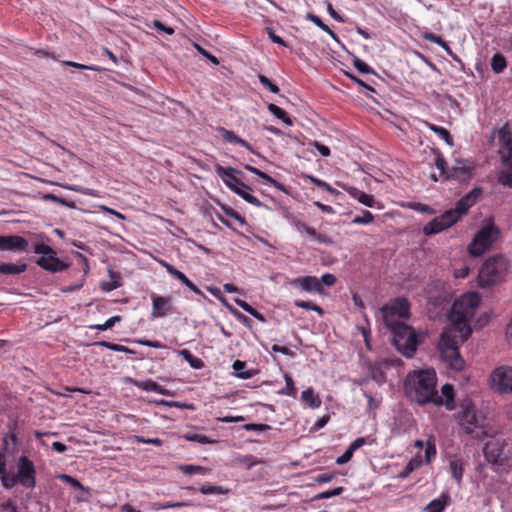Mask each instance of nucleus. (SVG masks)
<instances>
[{
	"instance_id": "nucleus-45",
	"label": "nucleus",
	"mask_w": 512,
	"mask_h": 512,
	"mask_svg": "<svg viewBox=\"0 0 512 512\" xmlns=\"http://www.w3.org/2000/svg\"><path fill=\"white\" fill-rule=\"evenodd\" d=\"M308 178L317 187L322 188V189L326 190L327 192L334 194V195L339 194V192L336 189H334L333 187H331L327 182L320 180L313 176H308Z\"/></svg>"
},
{
	"instance_id": "nucleus-10",
	"label": "nucleus",
	"mask_w": 512,
	"mask_h": 512,
	"mask_svg": "<svg viewBox=\"0 0 512 512\" xmlns=\"http://www.w3.org/2000/svg\"><path fill=\"white\" fill-rule=\"evenodd\" d=\"M499 138L503 141V144L499 149V154L501 156L502 163L507 167V169L500 173L498 181L503 186L512 188V138L505 128H502L499 131Z\"/></svg>"
},
{
	"instance_id": "nucleus-13",
	"label": "nucleus",
	"mask_w": 512,
	"mask_h": 512,
	"mask_svg": "<svg viewBox=\"0 0 512 512\" xmlns=\"http://www.w3.org/2000/svg\"><path fill=\"white\" fill-rule=\"evenodd\" d=\"M36 469L34 463L26 456H21L17 463L16 478L25 488H34L36 485Z\"/></svg>"
},
{
	"instance_id": "nucleus-3",
	"label": "nucleus",
	"mask_w": 512,
	"mask_h": 512,
	"mask_svg": "<svg viewBox=\"0 0 512 512\" xmlns=\"http://www.w3.org/2000/svg\"><path fill=\"white\" fill-rule=\"evenodd\" d=\"M481 195L482 188H473L469 193L456 202L454 208L445 211L441 216L428 222L423 228L424 234H437L444 229L451 227L468 212V210L478 201Z\"/></svg>"
},
{
	"instance_id": "nucleus-52",
	"label": "nucleus",
	"mask_w": 512,
	"mask_h": 512,
	"mask_svg": "<svg viewBox=\"0 0 512 512\" xmlns=\"http://www.w3.org/2000/svg\"><path fill=\"white\" fill-rule=\"evenodd\" d=\"M374 219V216L369 211H364L362 216H355L352 220L354 224H368L371 223Z\"/></svg>"
},
{
	"instance_id": "nucleus-50",
	"label": "nucleus",
	"mask_w": 512,
	"mask_h": 512,
	"mask_svg": "<svg viewBox=\"0 0 512 512\" xmlns=\"http://www.w3.org/2000/svg\"><path fill=\"white\" fill-rule=\"evenodd\" d=\"M258 79H259L260 83L264 87H266L270 92H272V93L279 92V87L276 84L272 83L271 80L268 77H266L265 75L259 74Z\"/></svg>"
},
{
	"instance_id": "nucleus-27",
	"label": "nucleus",
	"mask_w": 512,
	"mask_h": 512,
	"mask_svg": "<svg viewBox=\"0 0 512 512\" xmlns=\"http://www.w3.org/2000/svg\"><path fill=\"white\" fill-rule=\"evenodd\" d=\"M178 354L180 356H182L189 363V365L192 368L202 369L204 367V362L201 359L193 356L189 350H187V349L179 350Z\"/></svg>"
},
{
	"instance_id": "nucleus-28",
	"label": "nucleus",
	"mask_w": 512,
	"mask_h": 512,
	"mask_svg": "<svg viewBox=\"0 0 512 512\" xmlns=\"http://www.w3.org/2000/svg\"><path fill=\"white\" fill-rule=\"evenodd\" d=\"M450 471L452 474V477L460 483L463 476V463L458 458H453L450 460Z\"/></svg>"
},
{
	"instance_id": "nucleus-55",
	"label": "nucleus",
	"mask_w": 512,
	"mask_h": 512,
	"mask_svg": "<svg viewBox=\"0 0 512 512\" xmlns=\"http://www.w3.org/2000/svg\"><path fill=\"white\" fill-rule=\"evenodd\" d=\"M243 428L247 431H257L263 432L270 429V426L267 424H256V423H248L243 426Z\"/></svg>"
},
{
	"instance_id": "nucleus-53",
	"label": "nucleus",
	"mask_w": 512,
	"mask_h": 512,
	"mask_svg": "<svg viewBox=\"0 0 512 512\" xmlns=\"http://www.w3.org/2000/svg\"><path fill=\"white\" fill-rule=\"evenodd\" d=\"M344 491L343 487H336L332 490L322 492L316 496L317 499H328L340 495Z\"/></svg>"
},
{
	"instance_id": "nucleus-40",
	"label": "nucleus",
	"mask_w": 512,
	"mask_h": 512,
	"mask_svg": "<svg viewBox=\"0 0 512 512\" xmlns=\"http://www.w3.org/2000/svg\"><path fill=\"white\" fill-rule=\"evenodd\" d=\"M182 437L184 439H186L187 441H194V442H198L200 444L211 443V440L203 434L187 432V433L183 434Z\"/></svg>"
},
{
	"instance_id": "nucleus-38",
	"label": "nucleus",
	"mask_w": 512,
	"mask_h": 512,
	"mask_svg": "<svg viewBox=\"0 0 512 512\" xmlns=\"http://www.w3.org/2000/svg\"><path fill=\"white\" fill-rule=\"evenodd\" d=\"M430 129L439 135L448 145L453 146V138L447 129L436 125H430Z\"/></svg>"
},
{
	"instance_id": "nucleus-46",
	"label": "nucleus",
	"mask_w": 512,
	"mask_h": 512,
	"mask_svg": "<svg viewBox=\"0 0 512 512\" xmlns=\"http://www.w3.org/2000/svg\"><path fill=\"white\" fill-rule=\"evenodd\" d=\"M353 65L361 73L375 74V71L368 64H366L364 61H362L358 57H354Z\"/></svg>"
},
{
	"instance_id": "nucleus-9",
	"label": "nucleus",
	"mask_w": 512,
	"mask_h": 512,
	"mask_svg": "<svg viewBox=\"0 0 512 512\" xmlns=\"http://www.w3.org/2000/svg\"><path fill=\"white\" fill-rule=\"evenodd\" d=\"M499 236V229L492 223L483 226L474 236L472 242L468 246L471 256H482L489 250Z\"/></svg>"
},
{
	"instance_id": "nucleus-17",
	"label": "nucleus",
	"mask_w": 512,
	"mask_h": 512,
	"mask_svg": "<svg viewBox=\"0 0 512 512\" xmlns=\"http://www.w3.org/2000/svg\"><path fill=\"white\" fill-rule=\"evenodd\" d=\"M291 284L293 286H299L304 291H307V292H317L319 294L324 293V288L321 285V282L315 276H305V277L295 278L291 281Z\"/></svg>"
},
{
	"instance_id": "nucleus-29",
	"label": "nucleus",
	"mask_w": 512,
	"mask_h": 512,
	"mask_svg": "<svg viewBox=\"0 0 512 512\" xmlns=\"http://www.w3.org/2000/svg\"><path fill=\"white\" fill-rule=\"evenodd\" d=\"M235 303L242 308L245 312L249 313L251 316L256 318L260 322H265L266 319L263 314L254 309L249 303L244 300L236 299Z\"/></svg>"
},
{
	"instance_id": "nucleus-60",
	"label": "nucleus",
	"mask_w": 512,
	"mask_h": 512,
	"mask_svg": "<svg viewBox=\"0 0 512 512\" xmlns=\"http://www.w3.org/2000/svg\"><path fill=\"white\" fill-rule=\"evenodd\" d=\"M196 50L201 54L203 55L204 57H206L211 63H213L214 65H218L219 64V60L213 56L212 54H210L208 51H206L205 49H203L200 45L198 44H195L194 45Z\"/></svg>"
},
{
	"instance_id": "nucleus-18",
	"label": "nucleus",
	"mask_w": 512,
	"mask_h": 512,
	"mask_svg": "<svg viewBox=\"0 0 512 512\" xmlns=\"http://www.w3.org/2000/svg\"><path fill=\"white\" fill-rule=\"evenodd\" d=\"M152 299V316L155 318L164 317L171 311V298L162 297L156 294L151 295Z\"/></svg>"
},
{
	"instance_id": "nucleus-16",
	"label": "nucleus",
	"mask_w": 512,
	"mask_h": 512,
	"mask_svg": "<svg viewBox=\"0 0 512 512\" xmlns=\"http://www.w3.org/2000/svg\"><path fill=\"white\" fill-rule=\"evenodd\" d=\"M28 248V241L18 235L0 236V250L9 251H26Z\"/></svg>"
},
{
	"instance_id": "nucleus-63",
	"label": "nucleus",
	"mask_w": 512,
	"mask_h": 512,
	"mask_svg": "<svg viewBox=\"0 0 512 512\" xmlns=\"http://www.w3.org/2000/svg\"><path fill=\"white\" fill-rule=\"evenodd\" d=\"M336 277L333 275V274H330V273H327V274H324L320 279L319 281L321 282V285H326V286H333L335 283H336Z\"/></svg>"
},
{
	"instance_id": "nucleus-57",
	"label": "nucleus",
	"mask_w": 512,
	"mask_h": 512,
	"mask_svg": "<svg viewBox=\"0 0 512 512\" xmlns=\"http://www.w3.org/2000/svg\"><path fill=\"white\" fill-rule=\"evenodd\" d=\"M134 440L137 443L153 444L156 446H160L163 443L159 438H144L143 436H134Z\"/></svg>"
},
{
	"instance_id": "nucleus-58",
	"label": "nucleus",
	"mask_w": 512,
	"mask_h": 512,
	"mask_svg": "<svg viewBox=\"0 0 512 512\" xmlns=\"http://www.w3.org/2000/svg\"><path fill=\"white\" fill-rule=\"evenodd\" d=\"M60 479L66 483H69L75 489H84V486L75 478L70 475H60Z\"/></svg>"
},
{
	"instance_id": "nucleus-44",
	"label": "nucleus",
	"mask_w": 512,
	"mask_h": 512,
	"mask_svg": "<svg viewBox=\"0 0 512 512\" xmlns=\"http://www.w3.org/2000/svg\"><path fill=\"white\" fill-rule=\"evenodd\" d=\"M424 39L429 42L435 43V44L441 46L446 51L450 52V47L440 36L433 34V33H426L424 35Z\"/></svg>"
},
{
	"instance_id": "nucleus-61",
	"label": "nucleus",
	"mask_w": 512,
	"mask_h": 512,
	"mask_svg": "<svg viewBox=\"0 0 512 512\" xmlns=\"http://www.w3.org/2000/svg\"><path fill=\"white\" fill-rule=\"evenodd\" d=\"M41 199L45 201H53L56 203H59L60 205L66 204V199L61 198L55 194L52 193H44L41 195Z\"/></svg>"
},
{
	"instance_id": "nucleus-14",
	"label": "nucleus",
	"mask_w": 512,
	"mask_h": 512,
	"mask_svg": "<svg viewBox=\"0 0 512 512\" xmlns=\"http://www.w3.org/2000/svg\"><path fill=\"white\" fill-rule=\"evenodd\" d=\"M492 387L499 393L512 392V368L502 366L496 368L491 375Z\"/></svg>"
},
{
	"instance_id": "nucleus-2",
	"label": "nucleus",
	"mask_w": 512,
	"mask_h": 512,
	"mask_svg": "<svg viewBox=\"0 0 512 512\" xmlns=\"http://www.w3.org/2000/svg\"><path fill=\"white\" fill-rule=\"evenodd\" d=\"M480 303V296L476 292H469L455 300L449 313V320L454 326L455 333L459 334L461 342L471 335L469 325Z\"/></svg>"
},
{
	"instance_id": "nucleus-20",
	"label": "nucleus",
	"mask_w": 512,
	"mask_h": 512,
	"mask_svg": "<svg viewBox=\"0 0 512 512\" xmlns=\"http://www.w3.org/2000/svg\"><path fill=\"white\" fill-rule=\"evenodd\" d=\"M345 190L356 200H358L361 204L367 207H373L375 200L374 197L370 194H366L363 191L355 187H345Z\"/></svg>"
},
{
	"instance_id": "nucleus-5",
	"label": "nucleus",
	"mask_w": 512,
	"mask_h": 512,
	"mask_svg": "<svg viewBox=\"0 0 512 512\" xmlns=\"http://www.w3.org/2000/svg\"><path fill=\"white\" fill-rule=\"evenodd\" d=\"M393 334L395 348L406 358H412L418 345L422 342L416 331L405 323L388 327Z\"/></svg>"
},
{
	"instance_id": "nucleus-21",
	"label": "nucleus",
	"mask_w": 512,
	"mask_h": 512,
	"mask_svg": "<svg viewBox=\"0 0 512 512\" xmlns=\"http://www.w3.org/2000/svg\"><path fill=\"white\" fill-rule=\"evenodd\" d=\"M27 269L26 263H1L0 273L5 275H17Z\"/></svg>"
},
{
	"instance_id": "nucleus-51",
	"label": "nucleus",
	"mask_w": 512,
	"mask_h": 512,
	"mask_svg": "<svg viewBox=\"0 0 512 512\" xmlns=\"http://www.w3.org/2000/svg\"><path fill=\"white\" fill-rule=\"evenodd\" d=\"M421 464V460L418 459H412L404 468V470L399 474V478H405L407 477L414 469L419 467Z\"/></svg>"
},
{
	"instance_id": "nucleus-34",
	"label": "nucleus",
	"mask_w": 512,
	"mask_h": 512,
	"mask_svg": "<svg viewBox=\"0 0 512 512\" xmlns=\"http://www.w3.org/2000/svg\"><path fill=\"white\" fill-rule=\"evenodd\" d=\"M491 68L495 73H501L506 68V59L500 53L493 55L491 59Z\"/></svg>"
},
{
	"instance_id": "nucleus-23",
	"label": "nucleus",
	"mask_w": 512,
	"mask_h": 512,
	"mask_svg": "<svg viewBox=\"0 0 512 512\" xmlns=\"http://www.w3.org/2000/svg\"><path fill=\"white\" fill-rule=\"evenodd\" d=\"M449 496L441 495L439 498L432 500L426 507V512H442L448 504Z\"/></svg>"
},
{
	"instance_id": "nucleus-43",
	"label": "nucleus",
	"mask_w": 512,
	"mask_h": 512,
	"mask_svg": "<svg viewBox=\"0 0 512 512\" xmlns=\"http://www.w3.org/2000/svg\"><path fill=\"white\" fill-rule=\"evenodd\" d=\"M1 482L5 488L11 489L17 483H19V480L16 478V474H8V473L4 472L1 475Z\"/></svg>"
},
{
	"instance_id": "nucleus-47",
	"label": "nucleus",
	"mask_w": 512,
	"mask_h": 512,
	"mask_svg": "<svg viewBox=\"0 0 512 512\" xmlns=\"http://www.w3.org/2000/svg\"><path fill=\"white\" fill-rule=\"evenodd\" d=\"M177 280L181 281L185 286H187L190 290H192L194 293L198 295H202L201 290L193 283L191 282L184 273L181 271L177 274L175 277Z\"/></svg>"
},
{
	"instance_id": "nucleus-11",
	"label": "nucleus",
	"mask_w": 512,
	"mask_h": 512,
	"mask_svg": "<svg viewBox=\"0 0 512 512\" xmlns=\"http://www.w3.org/2000/svg\"><path fill=\"white\" fill-rule=\"evenodd\" d=\"M34 252L41 254L42 256L36 261V264L41 268L52 272H62L66 270L69 265L61 261L57 256L56 252L48 245L44 243H37L34 245Z\"/></svg>"
},
{
	"instance_id": "nucleus-62",
	"label": "nucleus",
	"mask_w": 512,
	"mask_h": 512,
	"mask_svg": "<svg viewBox=\"0 0 512 512\" xmlns=\"http://www.w3.org/2000/svg\"><path fill=\"white\" fill-rule=\"evenodd\" d=\"M353 454H354V452L352 450H350V448L348 447L346 449V451L336 459V463L338 465H343V464L349 462L351 460V458L353 457Z\"/></svg>"
},
{
	"instance_id": "nucleus-4",
	"label": "nucleus",
	"mask_w": 512,
	"mask_h": 512,
	"mask_svg": "<svg viewBox=\"0 0 512 512\" xmlns=\"http://www.w3.org/2000/svg\"><path fill=\"white\" fill-rule=\"evenodd\" d=\"M509 263L503 255L488 258L478 273V285L482 288L496 285L504 280Z\"/></svg>"
},
{
	"instance_id": "nucleus-36",
	"label": "nucleus",
	"mask_w": 512,
	"mask_h": 512,
	"mask_svg": "<svg viewBox=\"0 0 512 512\" xmlns=\"http://www.w3.org/2000/svg\"><path fill=\"white\" fill-rule=\"evenodd\" d=\"M179 470L185 474H201L206 475L209 473L210 469L198 466V465H180Z\"/></svg>"
},
{
	"instance_id": "nucleus-7",
	"label": "nucleus",
	"mask_w": 512,
	"mask_h": 512,
	"mask_svg": "<svg viewBox=\"0 0 512 512\" xmlns=\"http://www.w3.org/2000/svg\"><path fill=\"white\" fill-rule=\"evenodd\" d=\"M217 174L223 179L225 184L237 195H239L246 202L256 206L262 207L263 203L255 196L247 192L251 190L250 186L246 185L239 178L235 176V173H240L238 170L228 167L225 168L219 164L215 166Z\"/></svg>"
},
{
	"instance_id": "nucleus-39",
	"label": "nucleus",
	"mask_w": 512,
	"mask_h": 512,
	"mask_svg": "<svg viewBox=\"0 0 512 512\" xmlns=\"http://www.w3.org/2000/svg\"><path fill=\"white\" fill-rule=\"evenodd\" d=\"M133 384L144 391H152L157 393V390L159 389V384L153 380L133 381Z\"/></svg>"
},
{
	"instance_id": "nucleus-19",
	"label": "nucleus",
	"mask_w": 512,
	"mask_h": 512,
	"mask_svg": "<svg viewBox=\"0 0 512 512\" xmlns=\"http://www.w3.org/2000/svg\"><path fill=\"white\" fill-rule=\"evenodd\" d=\"M394 365V360L384 359L376 364H372L369 367L371 378L377 383H383L386 381V374L383 367H391Z\"/></svg>"
},
{
	"instance_id": "nucleus-8",
	"label": "nucleus",
	"mask_w": 512,
	"mask_h": 512,
	"mask_svg": "<svg viewBox=\"0 0 512 512\" xmlns=\"http://www.w3.org/2000/svg\"><path fill=\"white\" fill-rule=\"evenodd\" d=\"M458 341L452 332H443L441 334L439 349L443 360L449 365L450 368L455 370H462L465 366V361L461 357L458 350Z\"/></svg>"
},
{
	"instance_id": "nucleus-59",
	"label": "nucleus",
	"mask_w": 512,
	"mask_h": 512,
	"mask_svg": "<svg viewBox=\"0 0 512 512\" xmlns=\"http://www.w3.org/2000/svg\"><path fill=\"white\" fill-rule=\"evenodd\" d=\"M152 26L157 29L158 31L165 32L168 35L174 34V29L172 27H168L165 24H163L159 20H153Z\"/></svg>"
},
{
	"instance_id": "nucleus-31",
	"label": "nucleus",
	"mask_w": 512,
	"mask_h": 512,
	"mask_svg": "<svg viewBox=\"0 0 512 512\" xmlns=\"http://www.w3.org/2000/svg\"><path fill=\"white\" fill-rule=\"evenodd\" d=\"M268 111L273 114L277 119L283 121L286 125H292V120L287 116L286 112L278 107L277 105L271 103L268 105Z\"/></svg>"
},
{
	"instance_id": "nucleus-30",
	"label": "nucleus",
	"mask_w": 512,
	"mask_h": 512,
	"mask_svg": "<svg viewBox=\"0 0 512 512\" xmlns=\"http://www.w3.org/2000/svg\"><path fill=\"white\" fill-rule=\"evenodd\" d=\"M435 154V166L437 167V169L440 170V175L443 178V180L447 181V176L450 173V168L448 167L446 160L444 159L440 152L437 151Z\"/></svg>"
},
{
	"instance_id": "nucleus-6",
	"label": "nucleus",
	"mask_w": 512,
	"mask_h": 512,
	"mask_svg": "<svg viewBox=\"0 0 512 512\" xmlns=\"http://www.w3.org/2000/svg\"><path fill=\"white\" fill-rule=\"evenodd\" d=\"M457 417L465 433L472 434L478 439L488 436L484 425L485 417L476 411L475 406L471 402L461 405Z\"/></svg>"
},
{
	"instance_id": "nucleus-26",
	"label": "nucleus",
	"mask_w": 512,
	"mask_h": 512,
	"mask_svg": "<svg viewBox=\"0 0 512 512\" xmlns=\"http://www.w3.org/2000/svg\"><path fill=\"white\" fill-rule=\"evenodd\" d=\"M245 169L248 170L249 172L257 175L258 177H260L261 179H263L266 183L280 189V190H283V186L278 183L275 179H273L271 176H269L268 174H266L265 172L253 167V166H250V165H246L245 166Z\"/></svg>"
},
{
	"instance_id": "nucleus-25",
	"label": "nucleus",
	"mask_w": 512,
	"mask_h": 512,
	"mask_svg": "<svg viewBox=\"0 0 512 512\" xmlns=\"http://www.w3.org/2000/svg\"><path fill=\"white\" fill-rule=\"evenodd\" d=\"M233 370L235 371V375L241 379H249L255 375V371L246 370V362L236 360L233 365Z\"/></svg>"
},
{
	"instance_id": "nucleus-33",
	"label": "nucleus",
	"mask_w": 512,
	"mask_h": 512,
	"mask_svg": "<svg viewBox=\"0 0 512 512\" xmlns=\"http://www.w3.org/2000/svg\"><path fill=\"white\" fill-rule=\"evenodd\" d=\"M199 491L204 495L209 494H227L229 489L224 486L204 484L199 488Z\"/></svg>"
},
{
	"instance_id": "nucleus-56",
	"label": "nucleus",
	"mask_w": 512,
	"mask_h": 512,
	"mask_svg": "<svg viewBox=\"0 0 512 512\" xmlns=\"http://www.w3.org/2000/svg\"><path fill=\"white\" fill-rule=\"evenodd\" d=\"M441 391H442V394L447 398L446 407L448 409H451V407L449 405V400L453 399V395H454L453 386L450 384H445L442 386Z\"/></svg>"
},
{
	"instance_id": "nucleus-37",
	"label": "nucleus",
	"mask_w": 512,
	"mask_h": 512,
	"mask_svg": "<svg viewBox=\"0 0 512 512\" xmlns=\"http://www.w3.org/2000/svg\"><path fill=\"white\" fill-rule=\"evenodd\" d=\"M95 345L102 346V347H105L107 349L117 351V352H123V353H128V354L134 353L133 350H131L130 348H128L126 346L114 344V343L107 342V341H99V342H96Z\"/></svg>"
},
{
	"instance_id": "nucleus-54",
	"label": "nucleus",
	"mask_w": 512,
	"mask_h": 512,
	"mask_svg": "<svg viewBox=\"0 0 512 512\" xmlns=\"http://www.w3.org/2000/svg\"><path fill=\"white\" fill-rule=\"evenodd\" d=\"M344 74L349 78L351 79L353 82H355L356 84H358L359 86L361 87H364L365 89H367L368 91L370 92H375V89L368 85L367 83H365L363 80H361L360 78H358L357 76H355L354 74L350 73V72H344Z\"/></svg>"
},
{
	"instance_id": "nucleus-12",
	"label": "nucleus",
	"mask_w": 512,
	"mask_h": 512,
	"mask_svg": "<svg viewBox=\"0 0 512 512\" xmlns=\"http://www.w3.org/2000/svg\"><path fill=\"white\" fill-rule=\"evenodd\" d=\"M381 314L386 327L401 324V319L409 316V303L404 298L396 299L390 305L383 306Z\"/></svg>"
},
{
	"instance_id": "nucleus-22",
	"label": "nucleus",
	"mask_w": 512,
	"mask_h": 512,
	"mask_svg": "<svg viewBox=\"0 0 512 512\" xmlns=\"http://www.w3.org/2000/svg\"><path fill=\"white\" fill-rule=\"evenodd\" d=\"M301 400L308 404L309 407L315 409L321 406V399L315 394L312 388H308L301 393Z\"/></svg>"
},
{
	"instance_id": "nucleus-42",
	"label": "nucleus",
	"mask_w": 512,
	"mask_h": 512,
	"mask_svg": "<svg viewBox=\"0 0 512 512\" xmlns=\"http://www.w3.org/2000/svg\"><path fill=\"white\" fill-rule=\"evenodd\" d=\"M121 321V316L116 315L111 318H109L104 324H97L94 326H91L92 329L105 331L108 329H111L116 323Z\"/></svg>"
},
{
	"instance_id": "nucleus-24",
	"label": "nucleus",
	"mask_w": 512,
	"mask_h": 512,
	"mask_svg": "<svg viewBox=\"0 0 512 512\" xmlns=\"http://www.w3.org/2000/svg\"><path fill=\"white\" fill-rule=\"evenodd\" d=\"M220 132L225 141L230 142V143L239 144L248 150H252L249 143L246 142L244 139L238 137L233 131L227 130L225 128H220Z\"/></svg>"
},
{
	"instance_id": "nucleus-1",
	"label": "nucleus",
	"mask_w": 512,
	"mask_h": 512,
	"mask_svg": "<svg viewBox=\"0 0 512 512\" xmlns=\"http://www.w3.org/2000/svg\"><path fill=\"white\" fill-rule=\"evenodd\" d=\"M437 378L434 370L410 371L404 381L405 395L419 405H441L442 398L436 390Z\"/></svg>"
},
{
	"instance_id": "nucleus-32",
	"label": "nucleus",
	"mask_w": 512,
	"mask_h": 512,
	"mask_svg": "<svg viewBox=\"0 0 512 512\" xmlns=\"http://www.w3.org/2000/svg\"><path fill=\"white\" fill-rule=\"evenodd\" d=\"M306 18L313 22L316 26H318L321 30L326 32L329 36H331L334 40H337V35L334 31H332L318 16L308 13Z\"/></svg>"
},
{
	"instance_id": "nucleus-35",
	"label": "nucleus",
	"mask_w": 512,
	"mask_h": 512,
	"mask_svg": "<svg viewBox=\"0 0 512 512\" xmlns=\"http://www.w3.org/2000/svg\"><path fill=\"white\" fill-rule=\"evenodd\" d=\"M284 379L286 382V386L279 391V394L296 397L297 388L294 385L292 377L289 374H285Z\"/></svg>"
},
{
	"instance_id": "nucleus-15",
	"label": "nucleus",
	"mask_w": 512,
	"mask_h": 512,
	"mask_svg": "<svg viewBox=\"0 0 512 512\" xmlns=\"http://www.w3.org/2000/svg\"><path fill=\"white\" fill-rule=\"evenodd\" d=\"M474 166L468 160H456L455 165L450 168L447 180L468 182L473 176Z\"/></svg>"
},
{
	"instance_id": "nucleus-48",
	"label": "nucleus",
	"mask_w": 512,
	"mask_h": 512,
	"mask_svg": "<svg viewBox=\"0 0 512 512\" xmlns=\"http://www.w3.org/2000/svg\"><path fill=\"white\" fill-rule=\"evenodd\" d=\"M221 208L222 210L224 211V213L229 216V217H232L234 218L236 221H238L240 223V225H246V220L244 217H242L238 212H236L233 208L227 206V205H221Z\"/></svg>"
},
{
	"instance_id": "nucleus-49",
	"label": "nucleus",
	"mask_w": 512,
	"mask_h": 512,
	"mask_svg": "<svg viewBox=\"0 0 512 512\" xmlns=\"http://www.w3.org/2000/svg\"><path fill=\"white\" fill-rule=\"evenodd\" d=\"M156 404L168 406V407H177V408H181V409H192L193 408L192 404L182 403V402H178V401H168V400H164V399L156 401Z\"/></svg>"
},
{
	"instance_id": "nucleus-64",
	"label": "nucleus",
	"mask_w": 512,
	"mask_h": 512,
	"mask_svg": "<svg viewBox=\"0 0 512 512\" xmlns=\"http://www.w3.org/2000/svg\"><path fill=\"white\" fill-rule=\"evenodd\" d=\"M436 455V448L433 443H428L425 448V459L426 462L429 463L431 459Z\"/></svg>"
},
{
	"instance_id": "nucleus-41",
	"label": "nucleus",
	"mask_w": 512,
	"mask_h": 512,
	"mask_svg": "<svg viewBox=\"0 0 512 512\" xmlns=\"http://www.w3.org/2000/svg\"><path fill=\"white\" fill-rule=\"evenodd\" d=\"M294 304H295V306L302 308V309L316 311L319 315H323V313H324L323 309L313 302L296 300L294 302Z\"/></svg>"
}]
</instances>
